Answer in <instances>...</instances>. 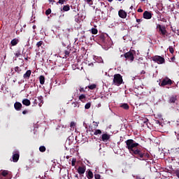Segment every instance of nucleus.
Instances as JSON below:
<instances>
[{"mask_svg": "<svg viewBox=\"0 0 179 179\" xmlns=\"http://www.w3.org/2000/svg\"><path fill=\"white\" fill-rule=\"evenodd\" d=\"M122 76L121 74H115L113 81V85H115V86H120V85H122Z\"/></svg>", "mask_w": 179, "mask_h": 179, "instance_id": "2", "label": "nucleus"}, {"mask_svg": "<svg viewBox=\"0 0 179 179\" xmlns=\"http://www.w3.org/2000/svg\"><path fill=\"white\" fill-rule=\"evenodd\" d=\"M48 1H49L50 3H51V2H55V1H54V0H48Z\"/></svg>", "mask_w": 179, "mask_h": 179, "instance_id": "53", "label": "nucleus"}, {"mask_svg": "<svg viewBox=\"0 0 179 179\" xmlns=\"http://www.w3.org/2000/svg\"><path fill=\"white\" fill-rule=\"evenodd\" d=\"M39 82L41 85H44V83H45V78L44 77V76H40Z\"/></svg>", "mask_w": 179, "mask_h": 179, "instance_id": "18", "label": "nucleus"}, {"mask_svg": "<svg viewBox=\"0 0 179 179\" xmlns=\"http://www.w3.org/2000/svg\"><path fill=\"white\" fill-rule=\"evenodd\" d=\"M91 33L92 34H97V33H99V30H97V29L92 28L91 29Z\"/></svg>", "mask_w": 179, "mask_h": 179, "instance_id": "24", "label": "nucleus"}, {"mask_svg": "<svg viewBox=\"0 0 179 179\" xmlns=\"http://www.w3.org/2000/svg\"><path fill=\"white\" fill-rule=\"evenodd\" d=\"M78 179H86V178L84 177L83 176H80V178H78Z\"/></svg>", "mask_w": 179, "mask_h": 179, "instance_id": "50", "label": "nucleus"}, {"mask_svg": "<svg viewBox=\"0 0 179 179\" xmlns=\"http://www.w3.org/2000/svg\"><path fill=\"white\" fill-rule=\"evenodd\" d=\"M75 164H76V159L73 158L72 161H71V166H75Z\"/></svg>", "mask_w": 179, "mask_h": 179, "instance_id": "39", "label": "nucleus"}, {"mask_svg": "<svg viewBox=\"0 0 179 179\" xmlns=\"http://www.w3.org/2000/svg\"><path fill=\"white\" fill-rule=\"evenodd\" d=\"M64 54L65 58H68V57H69V54H71V52H69V50H65Z\"/></svg>", "mask_w": 179, "mask_h": 179, "instance_id": "31", "label": "nucleus"}, {"mask_svg": "<svg viewBox=\"0 0 179 179\" xmlns=\"http://www.w3.org/2000/svg\"><path fill=\"white\" fill-rule=\"evenodd\" d=\"M37 99L39 103H43V96H38Z\"/></svg>", "mask_w": 179, "mask_h": 179, "instance_id": "42", "label": "nucleus"}, {"mask_svg": "<svg viewBox=\"0 0 179 179\" xmlns=\"http://www.w3.org/2000/svg\"><path fill=\"white\" fill-rule=\"evenodd\" d=\"M150 157V155L146 152L145 150L143 151V160H146V159H149Z\"/></svg>", "mask_w": 179, "mask_h": 179, "instance_id": "19", "label": "nucleus"}, {"mask_svg": "<svg viewBox=\"0 0 179 179\" xmlns=\"http://www.w3.org/2000/svg\"><path fill=\"white\" fill-rule=\"evenodd\" d=\"M91 106H92V103H87L85 104V110H89V108H90Z\"/></svg>", "mask_w": 179, "mask_h": 179, "instance_id": "33", "label": "nucleus"}, {"mask_svg": "<svg viewBox=\"0 0 179 179\" xmlns=\"http://www.w3.org/2000/svg\"><path fill=\"white\" fill-rule=\"evenodd\" d=\"M118 15L122 18V19H126L127 18V12L125 10L120 9L118 11Z\"/></svg>", "mask_w": 179, "mask_h": 179, "instance_id": "11", "label": "nucleus"}, {"mask_svg": "<svg viewBox=\"0 0 179 179\" xmlns=\"http://www.w3.org/2000/svg\"><path fill=\"white\" fill-rule=\"evenodd\" d=\"M71 106L73 108H76V107H79V103L78 102H73L71 103Z\"/></svg>", "mask_w": 179, "mask_h": 179, "instance_id": "30", "label": "nucleus"}, {"mask_svg": "<svg viewBox=\"0 0 179 179\" xmlns=\"http://www.w3.org/2000/svg\"><path fill=\"white\" fill-rule=\"evenodd\" d=\"M141 75H145V73H146V71H142L141 72Z\"/></svg>", "mask_w": 179, "mask_h": 179, "instance_id": "51", "label": "nucleus"}, {"mask_svg": "<svg viewBox=\"0 0 179 179\" xmlns=\"http://www.w3.org/2000/svg\"><path fill=\"white\" fill-rule=\"evenodd\" d=\"M136 22H137L138 23H141V22H142V20H141V19H136Z\"/></svg>", "mask_w": 179, "mask_h": 179, "instance_id": "49", "label": "nucleus"}, {"mask_svg": "<svg viewBox=\"0 0 179 179\" xmlns=\"http://www.w3.org/2000/svg\"><path fill=\"white\" fill-rule=\"evenodd\" d=\"M169 50L171 52V54H174V48H173V46H169Z\"/></svg>", "mask_w": 179, "mask_h": 179, "instance_id": "35", "label": "nucleus"}, {"mask_svg": "<svg viewBox=\"0 0 179 179\" xmlns=\"http://www.w3.org/2000/svg\"><path fill=\"white\" fill-rule=\"evenodd\" d=\"M44 42H43V41H40L38 42H37L36 43V47H38V48H40V47H41V45H43Z\"/></svg>", "mask_w": 179, "mask_h": 179, "instance_id": "29", "label": "nucleus"}, {"mask_svg": "<svg viewBox=\"0 0 179 179\" xmlns=\"http://www.w3.org/2000/svg\"><path fill=\"white\" fill-rule=\"evenodd\" d=\"M130 9H134V6H131Z\"/></svg>", "mask_w": 179, "mask_h": 179, "instance_id": "55", "label": "nucleus"}, {"mask_svg": "<svg viewBox=\"0 0 179 179\" xmlns=\"http://www.w3.org/2000/svg\"><path fill=\"white\" fill-rule=\"evenodd\" d=\"M152 13L148 11V10H145L144 13H143V17L144 19H147V20H149L152 17Z\"/></svg>", "mask_w": 179, "mask_h": 179, "instance_id": "13", "label": "nucleus"}, {"mask_svg": "<svg viewBox=\"0 0 179 179\" xmlns=\"http://www.w3.org/2000/svg\"><path fill=\"white\" fill-rule=\"evenodd\" d=\"M126 148L128 149L129 153L134 156L138 160H143V150L138 148L139 143H136L134 139H128L125 141Z\"/></svg>", "mask_w": 179, "mask_h": 179, "instance_id": "1", "label": "nucleus"}, {"mask_svg": "<svg viewBox=\"0 0 179 179\" xmlns=\"http://www.w3.org/2000/svg\"><path fill=\"white\" fill-rule=\"evenodd\" d=\"M162 22H166V19H163Z\"/></svg>", "mask_w": 179, "mask_h": 179, "instance_id": "59", "label": "nucleus"}, {"mask_svg": "<svg viewBox=\"0 0 179 179\" xmlns=\"http://www.w3.org/2000/svg\"><path fill=\"white\" fill-rule=\"evenodd\" d=\"M19 43V39L17 38H14L10 41V44L13 47H15V45H17Z\"/></svg>", "mask_w": 179, "mask_h": 179, "instance_id": "17", "label": "nucleus"}, {"mask_svg": "<svg viewBox=\"0 0 179 179\" xmlns=\"http://www.w3.org/2000/svg\"><path fill=\"white\" fill-rule=\"evenodd\" d=\"M32 100H34L33 103V106H37V104L38 103V100L37 98H33Z\"/></svg>", "mask_w": 179, "mask_h": 179, "instance_id": "23", "label": "nucleus"}, {"mask_svg": "<svg viewBox=\"0 0 179 179\" xmlns=\"http://www.w3.org/2000/svg\"><path fill=\"white\" fill-rule=\"evenodd\" d=\"M22 107H23V105H22L20 102H15L14 103V108L16 111H20L22 110Z\"/></svg>", "mask_w": 179, "mask_h": 179, "instance_id": "12", "label": "nucleus"}, {"mask_svg": "<svg viewBox=\"0 0 179 179\" xmlns=\"http://www.w3.org/2000/svg\"><path fill=\"white\" fill-rule=\"evenodd\" d=\"M124 58L129 59V61H134L135 59V57H134V53L131 51L127 52L124 55Z\"/></svg>", "mask_w": 179, "mask_h": 179, "instance_id": "7", "label": "nucleus"}, {"mask_svg": "<svg viewBox=\"0 0 179 179\" xmlns=\"http://www.w3.org/2000/svg\"><path fill=\"white\" fill-rule=\"evenodd\" d=\"M122 108H124V110H129V105L128 103H123L120 106Z\"/></svg>", "mask_w": 179, "mask_h": 179, "instance_id": "20", "label": "nucleus"}, {"mask_svg": "<svg viewBox=\"0 0 179 179\" xmlns=\"http://www.w3.org/2000/svg\"><path fill=\"white\" fill-rule=\"evenodd\" d=\"M74 177H75V178H76V179H78V178H79V176H78V174H76V175L74 176Z\"/></svg>", "mask_w": 179, "mask_h": 179, "instance_id": "52", "label": "nucleus"}, {"mask_svg": "<svg viewBox=\"0 0 179 179\" xmlns=\"http://www.w3.org/2000/svg\"><path fill=\"white\" fill-rule=\"evenodd\" d=\"M141 1H146V0H141Z\"/></svg>", "mask_w": 179, "mask_h": 179, "instance_id": "61", "label": "nucleus"}, {"mask_svg": "<svg viewBox=\"0 0 179 179\" xmlns=\"http://www.w3.org/2000/svg\"><path fill=\"white\" fill-rule=\"evenodd\" d=\"M102 132H101V130L100 129H96L95 130V131L94 132V135H101Z\"/></svg>", "mask_w": 179, "mask_h": 179, "instance_id": "25", "label": "nucleus"}, {"mask_svg": "<svg viewBox=\"0 0 179 179\" xmlns=\"http://www.w3.org/2000/svg\"><path fill=\"white\" fill-rule=\"evenodd\" d=\"M75 127H76V123H75V122H71V124H70V127L71 128H75Z\"/></svg>", "mask_w": 179, "mask_h": 179, "instance_id": "37", "label": "nucleus"}, {"mask_svg": "<svg viewBox=\"0 0 179 179\" xmlns=\"http://www.w3.org/2000/svg\"><path fill=\"white\" fill-rule=\"evenodd\" d=\"M27 113H29V110H24L22 111V114L24 115H25V114H27Z\"/></svg>", "mask_w": 179, "mask_h": 179, "instance_id": "45", "label": "nucleus"}, {"mask_svg": "<svg viewBox=\"0 0 179 179\" xmlns=\"http://www.w3.org/2000/svg\"><path fill=\"white\" fill-rule=\"evenodd\" d=\"M80 93H85V88L80 87Z\"/></svg>", "mask_w": 179, "mask_h": 179, "instance_id": "41", "label": "nucleus"}, {"mask_svg": "<svg viewBox=\"0 0 179 179\" xmlns=\"http://www.w3.org/2000/svg\"><path fill=\"white\" fill-rule=\"evenodd\" d=\"M22 104L24 106H26L27 107H29V106H30V104H31V102H30V100H29L28 99H24L22 100Z\"/></svg>", "mask_w": 179, "mask_h": 179, "instance_id": "16", "label": "nucleus"}, {"mask_svg": "<svg viewBox=\"0 0 179 179\" xmlns=\"http://www.w3.org/2000/svg\"><path fill=\"white\" fill-rule=\"evenodd\" d=\"M137 12L142 13V12H143V10L142 8H138L137 10Z\"/></svg>", "mask_w": 179, "mask_h": 179, "instance_id": "47", "label": "nucleus"}, {"mask_svg": "<svg viewBox=\"0 0 179 179\" xmlns=\"http://www.w3.org/2000/svg\"><path fill=\"white\" fill-rule=\"evenodd\" d=\"M96 10H99V12H101V10H100L99 8H96Z\"/></svg>", "mask_w": 179, "mask_h": 179, "instance_id": "56", "label": "nucleus"}, {"mask_svg": "<svg viewBox=\"0 0 179 179\" xmlns=\"http://www.w3.org/2000/svg\"><path fill=\"white\" fill-rule=\"evenodd\" d=\"M19 157H20L19 151H15L13 152V162H14V163H16L19 161Z\"/></svg>", "mask_w": 179, "mask_h": 179, "instance_id": "9", "label": "nucleus"}, {"mask_svg": "<svg viewBox=\"0 0 179 179\" xmlns=\"http://www.w3.org/2000/svg\"><path fill=\"white\" fill-rule=\"evenodd\" d=\"M152 60L154 61V62H157V64H164L166 62V60L164 59L163 57L156 55L152 57Z\"/></svg>", "mask_w": 179, "mask_h": 179, "instance_id": "4", "label": "nucleus"}, {"mask_svg": "<svg viewBox=\"0 0 179 179\" xmlns=\"http://www.w3.org/2000/svg\"><path fill=\"white\" fill-rule=\"evenodd\" d=\"M66 2V0H59L57 3H59L60 5H64Z\"/></svg>", "mask_w": 179, "mask_h": 179, "instance_id": "38", "label": "nucleus"}, {"mask_svg": "<svg viewBox=\"0 0 179 179\" xmlns=\"http://www.w3.org/2000/svg\"><path fill=\"white\" fill-rule=\"evenodd\" d=\"M24 59H25V61H27L29 59V57H27L24 58Z\"/></svg>", "mask_w": 179, "mask_h": 179, "instance_id": "54", "label": "nucleus"}, {"mask_svg": "<svg viewBox=\"0 0 179 179\" xmlns=\"http://www.w3.org/2000/svg\"><path fill=\"white\" fill-rule=\"evenodd\" d=\"M15 72H17V73H20L22 72V69L19 66H16L15 68Z\"/></svg>", "mask_w": 179, "mask_h": 179, "instance_id": "28", "label": "nucleus"}, {"mask_svg": "<svg viewBox=\"0 0 179 179\" xmlns=\"http://www.w3.org/2000/svg\"><path fill=\"white\" fill-rule=\"evenodd\" d=\"M96 87H97V85H96V84H92V85L88 86V88L90 90H94V89H96Z\"/></svg>", "mask_w": 179, "mask_h": 179, "instance_id": "27", "label": "nucleus"}, {"mask_svg": "<svg viewBox=\"0 0 179 179\" xmlns=\"http://www.w3.org/2000/svg\"><path fill=\"white\" fill-rule=\"evenodd\" d=\"M33 29H36V25H34V26H33Z\"/></svg>", "mask_w": 179, "mask_h": 179, "instance_id": "58", "label": "nucleus"}, {"mask_svg": "<svg viewBox=\"0 0 179 179\" xmlns=\"http://www.w3.org/2000/svg\"><path fill=\"white\" fill-rule=\"evenodd\" d=\"M101 8H107V6H106V3L101 2Z\"/></svg>", "mask_w": 179, "mask_h": 179, "instance_id": "40", "label": "nucleus"}, {"mask_svg": "<svg viewBox=\"0 0 179 179\" xmlns=\"http://www.w3.org/2000/svg\"><path fill=\"white\" fill-rule=\"evenodd\" d=\"M8 171H3L1 172V176H3V177H6V176H8Z\"/></svg>", "mask_w": 179, "mask_h": 179, "instance_id": "34", "label": "nucleus"}, {"mask_svg": "<svg viewBox=\"0 0 179 179\" xmlns=\"http://www.w3.org/2000/svg\"><path fill=\"white\" fill-rule=\"evenodd\" d=\"M45 150H46L45 146L41 145V147H39V151L41 152L42 153L45 152Z\"/></svg>", "mask_w": 179, "mask_h": 179, "instance_id": "26", "label": "nucleus"}, {"mask_svg": "<svg viewBox=\"0 0 179 179\" xmlns=\"http://www.w3.org/2000/svg\"><path fill=\"white\" fill-rule=\"evenodd\" d=\"M84 99H86V95L85 94L80 95L79 100H80V101H83Z\"/></svg>", "mask_w": 179, "mask_h": 179, "instance_id": "32", "label": "nucleus"}, {"mask_svg": "<svg viewBox=\"0 0 179 179\" xmlns=\"http://www.w3.org/2000/svg\"><path fill=\"white\" fill-rule=\"evenodd\" d=\"M97 38L101 43H106V36L104 34H101L97 36Z\"/></svg>", "mask_w": 179, "mask_h": 179, "instance_id": "14", "label": "nucleus"}, {"mask_svg": "<svg viewBox=\"0 0 179 179\" xmlns=\"http://www.w3.org/2000/svg\"><path fill=\"white\" fill-rule=\"evenodd\" d=\"M172 84L173 80L166 77L162 80V82L159 83V86H161V87H164V86H171Z\"/></svg>", "mask_w": 179, "mask_h": 179, "instance_id": "3", "label": "nucleus"}, {"mask_svg": "<svg viewBox=\"0 0 179 179\" xmlns=\"http://www.w3.org/2000/svg\"><path fill=\"white\" fill-rule=\"evenodd\" d=\"M87 3H93V0H86Z\"/></svg>", "mask_w": 179, "mask_h": 179, "instance_id": "46", "label": "nucleus"}, {"mask_svg": "<svg viewBox=\"0 0 179 179\" xmlns=\"http://www.w3.org/2000/svg\"><path fill=\"white\" fill-rule=\"evenodd\" d=\"M118 1H122V0H118Z\"/></svg>", "mask_w": 179, "mask_h": 179, "instance_id": "62", "label": "nucleus"}, {"mask_svg": "<svg viewBox=\"0 0 179 179\" xmlns=\"http://www.w3.org/2000/svg\"><path fill=\"white\" fill-rule=\"evenodd\" d=\"M111 136L110 134L108 133H103L100 137V141H102V142H108Z\"/></svg>", "mask_w": 179, "mask_h": 179, "instance_id": "6", "label": "nucleus"}, {"mask_svg": "<svg viewBox=\"0 0 179 179\" xmlns=\"http://www.w3.org/2000/svg\"><path fill=\"white\" fill-rule=\"evenodd\" d=\"M178 99H177V95H172L169 97L168 102L170 104H175V103H177Z\"/></svg>", "mask_w": 179, "mask_h": 179, "instance_id": "10", "label": "nucleus"}, {"mask_svg": "<svg viewBox=\"0 0 179 179\" xmlns=\"http://www.w3.org/2000/svg\"><path fill=\"white\" fill-rule=\"evenodd\" d=\"M113 0H108V2H111Z\"/></svg>", "mask_w": 179, "mask_h": 179, "instance_id": "60", "label": "nucleus"}, {"mask_svg": "<svg viewBox=\"0 0 179 179\" xmlns=\"http://www.w3.org/2000/svg\"><path fill=\"white\" fill-rule=\"evenodd\" d=\"M148 122H149V120L148 119H145L144 124H148Z\"/></svg>", "mask_w": 179, "mask_h": 179, "instance_id": "48", "label": "nucleus"}, {"mask_svg": "<svg viewBox=\"0 0 179 179\" xmlns=\"http://www.w3.org/2000/svg\"><path fill=\"white\" fill-rule=\"evenodd\" d=\"M48 15H51V8H48L45 10V15L48 16Z\"/></svg>", "mask_w": 179, "mask_h": 179, "instance_id": "36", "label": "nucleus"}, {"mask_svg": "<svg viewBox=\"0 0 179 179\" xmlns=\"http://www.w3.org/2000/svg\"><path fill=\"white\" fill-rule=\"evenodd\" d=\"M177 139H178V141L179 142V135L177 136Z\"/></svg>", "mask_w": 179, "mask_h": 179, "instance_id": "57", "label": "nucleus"}, {"mask_svg": "<svg viewBox=\"0 0 179 179\" xmlns=\"http://www.w3.org/2000/svg\"><path fill=\"white\" fill-rule=\"evenodd\" d=\"M31 75V70H28L27 72L23 75L24 79H29L30 76Z\"/></svg>", "mask_w": 179, "mask_h": 179, "instance_id": "15", "label": "nucleus"}, {"mask_svg": "<svg viewBox=\"0 0 179 179\" xmlns=\"http://www.w3.org/2000/svg\"><path fill=\"white\" fill-rule=\"evenodd\" d=\"M77 172L80 176H83L85 173H86V166L83 165V166H78L77 169Z\"/></svg>", "mask_w": 179, "mask_h": 179, "instance_id": "8", "label": "nucleus"}, {"mask_svg": "<svg viewBox=\"0 0 179 179\" xmlns=\"http://www.w3.org/2000/svg\"><path fill=\"white\" fill-rule=\"evenodd\" d=\"M100 177H101L100 174H95L94 175V178L95 179H100Z\"/></svg>", "mask_w": 179, "mask_h": 179, "instance_id": "43", "label": "nucleus"}, {"mask_svg": "<svg viewBox=\"0 0 179 179\" xmlns=\"http://www.w3.org/2000/svg\"><path fill=\"white\" fill-rule=\"evenodd\" d=\"M87 177L88 179L93 178V172H92V171L89 170L88 172H87Z\"/></svg>", "mask_w": 179, "mask_h": 179, "instance_id": "21", "label": "nucleus"}, {"mask_svg": "<svg viewBox=\"0 0 179 179\" xmlns=\"http://www.w3.org/2000/svg\"><path fill=\"white\" fill-rule=\"evenodd\" d=\"M20 55H21L20 52H17V53H15V57H17V58H19Z\"/></svg>", "mask_w": 179, "mask_h": 179, "instance_id": "44", "label": "nucleus"}, {"mask_svg": "<svg viewBox=\"0 0 179 179\" xmlns=\"http://www.w3.org/2000/svg\"><path fill=\"white\" fill-rule=\"evenodd\" d=\"M157 29H159V34L162 36H166L167 34V30H166L165 26H162L161 24L157 25Z\"/></svg>", "mask_w": 179, "mask_h": 179, "instance_id": "5", "label": "nucleus"}, {"mask_svg": "<svg viewBox=\"0 0 179 179\" xmlns=\"http://www.w3.org/2000/svg\"><path fill=\"white\" fill-rule=\"evenodd\" d=\"M70 9H71V7L69 6V4H67L63 6V10L64 12H68V10H70Z\"/></svg>", "mask_w": 179, "mask_h": 179, "instance_id": "22", "label": "nucleus"}]
</instances>
